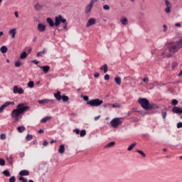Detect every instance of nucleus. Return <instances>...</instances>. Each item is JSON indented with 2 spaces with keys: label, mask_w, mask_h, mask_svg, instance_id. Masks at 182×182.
Returning <instances> with one entry per match:
<instances>
[{
  "label": "nucleus",
  "mask_w": 182,
  "mask_h": 182,
  "mask_svg": "<svg viewBox=\"0 0 182 182\" xmlns=\"http://www.w3.org/2000/svg\"><path fill=\"white\" fill-rule=\"evenodd\" d=\"M181 48H182V39L176 43L169 44L168 49L162 53V56H164V58H171V53H176Z\"/></svg>",
  "instance_id": "obj_1"
},
{
  "label": "nucleus",
  "mask_w": 182,
  "mask_h": 182,
  "mask_svg": "<svg viewBox=\"0 0 182 182\" xmlns=\"http://www.w3.org/2000/svg\"><path fill=\"white\" fill-rule=\"evenodd\" d=\"M31 107L26 106L25 103H20L17 105L16 109H14L11 112V117L18 122L19 120V116L23 114V112H28Z\"/></svg>",
  "instance_id": "obj_2"
},
{
  "label": "nucleus",
  "mask_w": 182,
  "mask_h": 182,
  "mask_svg": "<svg viewBox=\"0 0 182 182\" xmlns=\"http://www.w3.org/2000/svg\"><path fill=\"white\" fill-rule=\"evenodd\" d=\"M138 102L145 110H151L153 109V105H150L149 100L146 98H139Z\"/></svg>",
  "instance_id": "obj_3"
},
{
  "label": "nucleus",
  "mask_w": 182,
  "mask_h": 182,
  "mask_svg": "<svg viewBox=\"0 0 182 182\" xmlns=\"http://www.w3.org/2000/svg\"><path fill=\"white\" fill-rule=\"evenodd\" d=\"M87 105H89L92 107H99V106H101V105H103V100L99 98L91 100L87 102Z\"/></svg>",
  "instance_id": "obj_4"
},
{
  "label": "nucleus",
  "mask_w": 182,
  "mask_h": 182,
  "mask_svg": "<svg viewBox=\"0 0 182 182\" xmlns=\"http://www.w3.org/2000/svg\"><path fill=\"white\" fill-rule=\"evenodd\" d=\"M60 23L66 25V18H63V16L60 14L55 17V26H59Z\"/></svg>",
  "instance_id": "obj_5"
},
{
  "label": "nucleus",
  "mask_w": 182,
  "mask_h": 182,
  "mask_svg": "<svg viewBox=\"0 0 182 182\" xmlns=\"http://www.w3.org/2000/svg\"><path fill=\"white\" fill-rule=\"evenodd\" d=\"M122 123V118H114L110 121V124L114 129H117V127L120 126Z\"/></svg>",
  "instance_id": "obj_6"
},
{
  "label": "nucleus",
  "mask_w": 182,
  "mask_h": 182,
  "mask_svg": "<svg viewBox=\"0 0 182 182\" xmlns=\"http://www.w3.org/2000/svg\"><path fill=\"white\" fill-rule=\"evenodd\" d=\"M23 89L22 87H18L17 85H15L13 88V93H14V95L17 93H18V95H23Z\"/></svg>",
  "instance_id": "obj_7"
},
{
  "label": "nucleus",
  "mask_w": 182,
  "mask_h": 182,
  "mask_svg": "<svg viewBox=\"0 0 182 182\" xmlns=\"http://www.w3.org/2000/svg\"><path fill=\"white\" fill-rule=\"evenodd\" d=\"M10 105H15L14 102L7 101L0 107V113H2L5 110V107H8Z\"/></svg>",
  "instance_id": "obj_8"
},
{
  "label": "nucleus",
  "mask_w": 182,
  "mask_h": 182,
  "mask_svg": "<svg viewBox=\"0 0 182 182\" xmlns=\"http://www.w3.org/2000/svg\"><path fill=\"white\" fill-rule=\"evenodd\" d=\"M40 105H48V103H55V100L44 99L38 100Z\"/></svg>",
  "instance_id": "obj_9"
},
{
  "label": "nucleus",
  "mask_w": 182,
  "mask_h": 182,
  "mask_svg": "<svg viewBox=\"0 0 182 182\" xmlns=\"http://www.w3.org/2000/svg\"><path fill=\"white\" fill-rule=\"evenodd\" d=\"M37 29L38 31H39V32H45V31H46V26L42 23H38L37 26Z\"/></svg>",
  "instance_id": "obj_10"
},
{
  "label": "nucleus",
  "mask_w": 182,
  "mask_h": 182,
  "mask_svg": "<svg viewBox=\"0 0 182 182\" xmlns=\"http://www.w3.org/2000/svg\"><path fill=\"white\" fill-rule=\"evenodd\" d=\"M9 33L11 35V39H15V36H16V28L9 30Z\"/></svg>",
  "instance_id": "obj_11"
},
{
  "label": "nucleus",
  "mask_w": 182,
  "mask_h": 182,
  "mask_svg": "<svg viewBox=\"0 0 182 182\" xmlns=\"http://www.w3.org/2000/svg\"><path fill=\"white\" fill-rule=\"evenodd\" d=\"M165 4H166V8L165 9V12L166 14H170V8H171V5L170 4V1H165Z\"/></svg>",
  "instance_id": "obj_12"
},
{
  "label": "nucleus",
  "mask_w": 182,
  "mask_h": 182,
  "mask_svg": "<svg viewBox=\"0 0 182 182\" xmlns=\"http://www.w3.org/2000/svg\"><path fill=\"white\" fill-rule=\"evenodd\" d=\"M172 112H173V113H176V114H181L182 109L178 107H174L172 109Z\"/></svg>",
  "instance_id": "obj_13"
},
{
  "label": "nucleus",
  "mask_w": 182,
  "mask_h": 182,
  "mask_svg": "<svg viewBox=\"0 0 182 182\" xmlns=\"http://www.w3.org/2000/svg\"><path fill=\"white\" fill-rule=\"evenodd\" d=\"M96 23V19L95 18H90L86 24L87 28L89 26H92V25H95Z\"/></svg>",
  "instance_id": "obj_14"
},
{
  "label": "nucleus",
  "mask_w": 182,
  "mask_h": 182,
  "mask_svg": "<svg viewBox=\"0 0 182 182\" xmlns=\"http://www.w3.org/2000/svg\"><path fill=\"white\" fill-rule=\"evenodd\" d=\"M38 67L40 68V69H42L44 73H48V72H49L50 69V67H49V65H46V66L38 65Z\"/></svg>",
  "instance_id": "obj_15"
},
{
  "label": "nucleus",
  "mask_w": 182,
  "mask_h": 182,
  "mask_svg": "<svg viewBox=\"0 0 182 182\" xmlns=\"http://www.w3.org/2000/svg\"><path fill=\"white\" fill-rule=\"evenodd\" d=\"M54 97L58 101L60 102L62 100V95H60V92L58 91L56 93L54 94Z\"/></svg>",
  "instance_id": "obj_16"
},
{
  "label": "nucleus",
  "mask_w": 182,
  "mask_h": 182,
  "mask_svg": "<svg viewBox=\"0 0 182 182\" xmlns=\"http://www.w3.org/2000/svg\"><path fill=\"white\" fill-rule=\"evenodd\" d=\"M92 8H93V6H91L90 4H89L88 5L86 6L85 9V14H89L90 13V11H92Z\"/></svg>",
  "instance_id": "obj_17"
},
{
  "label": "nucleus",
  "mask_w": 182,
  "mask_h": 182,
  "mask_svg": "<svg viewBox=\"0 0 182 182\" xmlns=\"http://www.w3.org/2000/svg\"><path fill=\"white\" fill-rule=\"evenodd\" d=\"M19 176L23 177V176H29V171L28 170H22L19 172Z\"/></svg>",
  "instance_id": "obj_18"
},
{
  "label": "nucleus",
  "mask_w": 182,
  "mask_h": 182,
  "mask_svg": "<svg viewBox=\"0 0 182 182\" xmlns=\"http://www.w3.org/2000/svg\"><path fill=\"white\" fill-rule=\"evenodd\" d=\"M100 70H103L104 73H107L109 72V68L107 67V64H105L104 65L100 67Z\"/></svg>",
  "instance_id": "obj_19"
},
{
  "label": "nucleus",
  "mask_w": 182,
  "mask_h": 182,
  "mask_svg": "<svg viewBox=\"0 0 182 182\" xmlns=\"http://www.w3.org/2000/svg\"><path fill=\"white\" fill-rule=\"evenodd\" d=\"M120 22L122 23V25H129V20H127L126 17H122L120 19Z\"/></svg>",
  "instance_id": "obj_20"
},
{
  "label": "nucleus",
  "mask_w": 182,
  "mask_h": 182,
  "mask_svg": "<svg viewBox=\"0 0 182 182\" xmlns=\"http://www.w3.org/2000/svg\"><path fill=\"white\" fill-rule=\"evenodd\" d=\"M58 153H60V154H63V153H65V145H60V147L58 149Z\"/></svg>",
  "instance_id": "obj_21"
},
{
  "label": "nucleus",
  "mask_w": 182,
  "mask_h": 182,
  "mask_svg": "<svg viewBox=\"0 0 182 182\" xmlns=\"http://www.w3.org/2000/svg\"><path fill=\"white\" fill-rule=\"evenodd\" d=\"M0 52H1V53H6L8 52V47H6V46H1Z\"/></svg>",
  "instance_id": "obj_22"
},
{
  "label": "nucleus",
  "mask_w": 182,
  "mask_h": 182,
  "mask_svg": "<svg viewBox=\"0 0 182 182\" xmlns=\"http://www.w3.org/2000/svg\"><path fill=\"white\" fill-rule=\"evenodd\" d=\"M115 83L118 85V86H120L122 85V78L120 77H117L114 78Z\"/></svg>",
  "instance_id": "obj_23"
},
{
  "label": "nucleus",
  "mask_w": 182,
  "mask_h": 182,
  "mask_svg": "<svg viewBox=\"0 0 182 182\" xmlns=\"http://www.w3.org/2000/svg\"><path fill=\"white\" fill-rule=\"evenodd\" d=\"M47 23L50 25V26H55V23H53V20L51 18H47Z\"/></svg>",
  "instance_id": "obj_24"
},
{
  "label": "nucleus",
  "mask_w": 182,
  "mask_h": 182,
  "mask_svg": "<svg viewBox=\"0 0 182 182\" xmlns=\"http://www.w3.org/2000/svg\"><path fill=\"white\" fill-rule=\"evenodd\" d=\"M50 119H52V117H45L44 118H43L41 120V123H46V122H48V120H50Z\"/></svg>",
  "instance_id": "obj_25"
},
{
  "label": "nucleus",
  "mask_w": 182,
  "mask_h": 182,
  "mask_svg": "<svg viewBox=\"0 0 182 182\" xmlns=\"http://www.w3.org/2000/svg\"><path fill=\"white\" fill-rule=\"evenodd\" d=\"M17 131L18 132V133H23V132H25V127L23 126L18 127Z\"/></svg>",
  "instance_id": "obj_26"
},
{
  "label": "nucleus",
  "mask_w": 182,
  "mask_h": 182,
  "mask_svg": "<svg viewBox=\"0 0 182 182\" xmlns=\"http://www.w3.org/2000/svg\"><path fill=\"white\" fill-rule=\"evenodd\" d=\"M28 58V53L26 52H23L20 55V59H26Z\"/></svg>",
  "instance_id": "obj_27"
},
{
  "label": "nucleus",
  "mask_w": 182,
  "mask_h": 182,
  "mask_svg": "<svg viewBox=\"0 0 182 182\" xmlns=\"http://www.w3.org/2000/svg\"><path fill=\"white\" fill-rule=\"evenodd\" d=\"M3 174L4 176H5L6 177H11V173L9 172V171L8 170H4L3 171Z\"/></svg>",
  "instance_id": "obj_28"
},
{
  "label": "nucleus",
  "mask_w": 182,
  "mask_h": 182,
  "mask_svg": "<svg viewBox=\"0 0 182 182\" xmlns=\"http://www.w3.org/2000/svg\"><path fill=\"white\" fill-rule=\"evenodd\" d=\"M134 147H136V143L132 144L127 148L128 151H132V150H133V149H134Z\"/></svg>",
  "instance_id": "obj_29"
},
{
  "label": "nucleus",
  "mask_w": 182,
  "mask_h": 182,
  "mask_svg": "<svg viewBox=\"0 0 182 182\" xmlns=\"http://www.w3.org/2000/svg\"><path fill=\"white\" fill-rule=\"evenodd\" d=\"M35 9H36V11H41V9H42V5H41L39 3H37L35 5Z\"/></svg>",
  "instance_id": "obj_30"
},
{
  "label": "nucleus",
  "mask_w": 182,
  "mask_h": 182,
  "mask_svg": "<svg viewBox=\"0 0 182 182\" xmlns=\"http://www.w3.org/2000/svg\"><path fill=\"white\" fill-rule=\"evenodd\" d=\"M115 142L114 141H111L109 143H108L106 146H105V149H108V147H113V146H114Z\"/></svg>",
  "instance_id": "obj_31"
},
{
  "label": "nucleus",
  "mask_w": 182,
  "mask_h": 182,
  "mask_svg": "<svg viewBox=\"0 0 182 182\" xmlns=\"http://www.w3.org/2000/svg\"><path fill=\"white\" fill-rule=\"evenodd\" d=\"M80 137H85L86 136V129H82L80 132Z\"/></svg>",
  "instance_id": "obj_32"
},
{
  "label": "nucleus",
  "mask_w": 182,
  "mask_h": 182,
  "mask_svg": "<svg viewBox=\"0 0 182 182\" xmlns=\"http://www.w3.org/2000/svg\"><path fill=\"white\" fill-rule=\"evenodd\" d=\"M14 66L16 68H21V66H22V63H21L20 60H18L15 63Z\"/></svg>",
  "instance_id": "obj_33"
},
{
  "label": "nucleus",
  "mask_w": 182,
  "mask_h": 182,
  "mask_svg": "<svg viewBox=\"0 0 182 182\" xmlns=\"http://www.w3.org/2000/svg\"><path fill=\"white\" fill-rule=\"evenodd\" d=\"M172 106H177L178 105V101L176 99L172 100L171 101Z\"/></svg>",
  "instance_id": "obj_34"
},
{
  "label": "nucleus",
  "mask_w": 182,
  "mask_h": 182,
  "mask_svg": "<svg viewBox=\"0 0 182 182\" xmlns=\"http://www.w3.org/2000/svg\"><path fill=\"white\" fill-rule=\"evenodd\" d=\"M61 99L63 102H68V100H69V97L66 95H62Z\"/></svg>",
  "instance_id": "obj_35"
},
{
  "label": "nucleus",
  "mask_w": 182,
  "mask_h": 182,
  "mask_svg": "<svg viewBox=\"0 0 182 182\" xmlns=\"http://www.w3.org/2000/svg\"><path fill=\"white\" fill-rule=\"evenodd\" d=\"M7 161L9 164H14V159L11 156L7 157Z\"/></svg>",
  "instance_id": "obj_36"
},
{
  "label": "nucleus",
  "mask_w": 182,
  "mask_h": 182,
  "mask_svg": "<svg viewBox=\"0 0 182 182\" xmlns=\"http://www.w3.org/2000/svg\"><path fill=\"white\" fill-rule=\"evenodd\" d=\"M33 136L31 134H27L26 136V140H27V141H31V140H32L33 139Z\"/></svg>",
  "instance_id": "obj_37"
},
{
  "label": "nucleus",
  "mask_w": 182,
  "mask_h": 182,
  "mask_svg": "<svg viewBox=\"0 0 182 182\" xmlns=\"http://www.w3.org/2000/svg\"><path fill=\"white\" fill-rule=\"evenodd\" d=\"M136 153H139V154H141V156H142V157H146V154H144V152H143V151L141 150H136Z\"/></svg>",
  "instance_id": "obj_38"
},
{
  "label": "nucleus",
  "mask_w": 182,
  "mask_h": 182,
  "mask_svg": "<svg viewBox=\"0 0 182 182\" xmlns=\"http://www.w3.org/2000/svg\"><path fill=\"white\" fill-rule=\"evenodd\" d=\"M35 85V83L33 82V81H29L28 83V87H33V86Z\"/></svg>",
  "instance_id": "obj_39"
},
{
  "label": "nucleus",
  "mask_w": 182,
  "mask_h": 182,
  "mask_svg": "<svg viewBox=\"0 0 182 182\" xmlns=\"http://www.w3.org/2000/svg\"><path fill=\"white\" fill-rule=\"evenodd\" d=\"M109 106H112L114 109H119L120 107V105L119 104H110Z\"/></svg>",
  "instance_id": "obj_40"
},
{
  "label": "nucleus",
  "mask_w": 182,
  "mask_h": 182,
  "mask_svg": "<svg viewBox=\"0 0 182 182\" xmlns=\"http://www.w3.org/2000/svg\"><path fill=\"white\" fill-rule=\"evenodd\" d=\"M104 11H110V6L107 4L103 6Z\"/></svg>",
  "instance_id": "obj_41"
},
{
  "label": "nucleus",
  "mask_w": 182,
  "mask_h": 182,
  "mask_svg": "<svg viewBox=\"0 0 182 182\" xmlns=\"http://www.w3.org/2000/svg\"><path fill=\"white\" fill-rule=\"evenodd\" d=\"M9 182H15L16 181V178H15V176H11L10 178H9Z\"/></svg>",
  "instance_id": "obj_42"
},
{
  "label": "nucleus",
  "mask_w": 182,
  "mask_h": 182,
  "mask_svg": "<svg viewBox=\"0 0 182 182\" xmlns=\"http://www.w3.org/2000/svg\"><path fill=\"white\" fill-rule=\"evenodd\" d=\"M166 117H167V112H162V119H164V120H166Z\"/></svg>",
  "instance_id": "obj_43"
},
{
  "label": "nucleus",
  "mask_w": 182,
  "mask_h": 182,
  "mask_svg": "<svg viewBox=\"0 0 182 182\" xmlns=\"http://www.w3.org/2000/svg\"><path fill=\"white\" fill-rule=\"evenodd\" d=\"M99 0H91L90 2V5L92 6L95 5V4H96V2H97Z\"/></svg>",
  "instance_id": "obj_44"
},
{
  "label": "nucleus",
  "mask_w": 182,
  "mask_h": 182,
  "mask_svg": "<svg viewBox=\"0 0 182 182\" xmlns=\"http://www.w3.org/2000/svg\"><path fill=\"white\" fill-rule=\"evenodd\" d=\"M0 166H5V161L4 160V159H0Z\"/></svg>",
  "instance_id": "obj_45"
},
{
  "label": "nucleus",
  "mask_w": 182,
  "mask_h": 182,
  "mask_svg": "<svg viewBox=\"0 0 182 182\" xmlns=\"http://www.w3.org/2000/svg\"><path fill=\"white\" fill-rule=\"evenodd\" d=\"M0 138L1 139V140H5V139H6V135L5 134H1L0 135Z\"/></svg>",
  "instance_id": "obj_46"
},
{
  "label": "nucleus",
  "mask_w": 182,
  "mask_h": 182,
  "mask_svg": "<svg viewBox=\"0 0 182 182\" xmlns=\"http://www.w3.org/2000/svg\"><path fill=\"white\" fill-rule=\"evenodd\" d=\"M73 132L75 133V134H80V130H79V129H73Z\"/></svg>",
  "instance_id": "obj_47"
},
{
  "label": "nucleus",
  "mask_w": 182,
  "mask_h": 182,
  "mask_svg": "<svg viewBox=\"0 0 182 182\" xmlns=\"http://www.w3.org/2000/svg\"><path fill=\"white\" fill-rule=\"evenodd\" d=\"M105 80H109L110 79V75L109 74H106L104 77Z\"/></svg>",
  "instance_id": "obj_48"
},
{
  "label": "nucleus",
  "mask_w": 182,
  "mask_h": 182,
  "mask_svg": "<svg viewBox=\"0 0 182 182\" xmlns=\"http://www.w3.org/2000/svg\"><path fill=\"white\" fill-rule=\"evenodd\" d=\"M177 129H182V122H178L176 125Z\"/></svg>",
  "instance_id": "obj_49"
},
{
  "label": "nucleus",
  "mask_w": 182,
  "mask_h": 182,
  "mask_svg": "<svg viewBox=\"0 0 182 182\" xmlns=\"http://www.w3.org/2000/svg\"><path fill=\"white\" fill-rule=\"evenodd\" d=\"M83 100L85 101V102H89V97L88 96H83Z\"/></svg>",
  "instance_id": "obj_50"
},
{
  "label": "nucleus",
  "mask_w": 182,
  "mask_h": 182,
  "mask_svg": "<svg viewBox=\"0 0 182 182\" xmlns=\"http://www.w3.org/2000/svg\"><path fill=\"white\" fill-rule=\"evenodd\" d=\"M175 68H177V63H173L172 64V69H174Z\"/></svg>",
  "instance_id": "obj_51"
},
{
  "label": "nucleus",
  "mask_w": 182,
  "mask_h": 182,
  "mask_svg": "<svg viewBox=\"0 0 182 182\" xmlns=\"http://www.w3.org/2000/svg\"><path fill=\"white\" fill-rule=\"evenodd\" d=\"M99 76H100V74L99 73H95L94 74V77H99Z\"/></svg>",
  "instance_id": "obj_52"
},
{
  "label": "nucleus",
  "mask_w": 182,
  "mask_h": 182,
  "mask_svg": "<svg viewBox=\"0 0 182 182\" xmlns=\"http://www.w3.org/2000/svg\"><path fill=\"white\" fill-rule=\"evenodd\" d=\"M100 119V115H98L97 117H95L94 120L97 122V120H99Z\"/></svg>",
  "instance_id": "obj_53"
},
{
  "label": "nucleus",
  "mask_w": 182,
  "mask_h": 182,
  "mask_svg": "<svg viewBox=\"0 0 182 182\" xmlns=\"http://www.w3.org/2000/svg\"><path fill=\"white\" fill-rule=\"evenodd\" d=\"M163 28H164V32H166V31H167V26L166 24H164L163 26Z\"/></svg>",
  "instance_id": "obj_54"
},
{
  "label": "nucleus",
  "mask_w": 182,
  "mask_h": 182,
  "mask_svg": "<svg viewBox=\"0 0 182 182\" xmlns=\"http://www.w3.org/2000/svg\"><path fill=\"white\" fill-rule=\"evenodd\" d=\"M36 55H37L38 58H39V57L42 56L43 54H42L41 51H39L37 53Z\"/></svg>",
  "instance_id": "obj_55"
},
{
  "label": "nucleus",
  "mask_w": 182,
  "mask_h": 182,
  "mask_svg": "<svg viewBox=\"0 0 182 182\" xmlns=\"http://www.w3.org/2000/svg\"><path fill=\"white\" fill-rule=\"evenodd\" d=\"M143 82H144L145 83H147L149 82V78L147 77L144 78Z\"/></svg>",
  "instance_id": "obj_56"
},
{
  "label": "nucleus",
  "mask_w": 182,
  "mask_h": 182,
  "mask_svg": "<svg viewBox=\"0 0 182 182\" xmlns=\"http://www.w3.org/2000/svg\"><path fill=\"white\" fill-rule=\"evenodd\" d=\"M48 143L47 141H44L43 142V146H48Z\"/></svg>",
  "instance_id": "obj_57"
},
{
  "label": "nucleus",
  "mask_w": 182,
  "mask_h": 182,
  "mask_svg": "<svg viewBox=\"0 0 182 182\" xmlns=\"http://www.w3.org/2000/svg\"><path fill=\"white\" fill-rule=\"evenodd\" d=\"M14 15H15L16 18H19V14H18V11H15Z\"/></svg>",
  "instance_id": "obj_58"
},
{
  "label": "nucleus",
  "mask_w": 182,
  "mask_h": 182,
  "mask_svg": "<svg viewBox=\"0 0 182 182\" xmlns=\"http://www.w3.org/2000/svg\"><path fill=\"white\" fill-rule=\"evenodd\" d=\"M33 63H35V65H38V63H39V61L36 60H32Z\"/></svg>",
  "instance_id": "obj_59"
},
{
  "label": "nucleus",
  "mask_w": 182,
  "mask_h": 182,
  "mask_svg": "<svg viewBox=\"0 0 182 182\" xmlns=\"http://www.w3.org/2000/svg\"><path fill=\"white\" fill-rule=\"evenodd\" d=\"M41 52L42 55H45V53H46V48H43V50Z\"/></svg>",
  "instance_id": "obj_60"
},
{
  "label": "nucleus",
  "mask_w": 182,
  "mask_h": 182,
  "mask_svg": "<svg viewBox=\"0 0 182 182\" xmlns=\"http://www.w3.org/2000/svg\"><path fill=\"white\" fill-rule=\"evenodd\" d=\"M63 25H64L63 29H67V28H68V22L65 21V24H63Z\"/></svg>",
  "instance_id": "obj_61"
},
{
  "label": "nucleus",
  "mask_w": 182,
  "mask_h": 182,
  "mask_svg": "<svg viewBox=\"0 0 182 182\" xmlns=\"http://www.w3.org/2000/svg\"><path fill=\"white\" fill-rule=\"evenodd\" d=\"M18 180H19L20 181H23V180H25V178H23V177H22V176H20L19 178H18Z\"/></svg>",
  "instance_id": "obj_62"
},
{
  "label": "nucleus",
  "mask_w": 182,
  "mask_h": 182,
  "mask_svg": "<svg viewBox=\"0 0 182 182\" xmlns=\"http://www.w3.org/2000/svg\"><path fill=\"white\" fill-rule=\"evenodd\" d=\"M175 26H178V27H180V26H181V24L180 23H176L175 24Z\"/></svg>",
  "instance_id": "obj_63"
},
{
  "label": "nucleus",
  "mask_w": 182,
  "mask_h": 182,
  "mask_svg": "<svg viewBox=\"0 0 182 182\" xmlns=\"http://www.w3.org/2000/svg\"><path fill=\"white\" fill-rule=\"evenodd\" d=\"M38 133H43V129H39Z\"/></svg>",
  "instance_id": "obj_64"
}]
</instances>
